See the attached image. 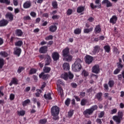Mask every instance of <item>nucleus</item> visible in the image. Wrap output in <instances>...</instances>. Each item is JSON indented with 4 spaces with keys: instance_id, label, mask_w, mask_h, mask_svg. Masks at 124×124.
<instances>
[{
    "instance_id": "052dcab7",
    "label": "nucleus",
    "mask_w": 124,
    "mask_h": 124,
    "mask_svg": "<svg viewBox=\"0 0 124 124\" xmlns=\"http://www.w3.org/2000/svg\"><path fill=\"white\" fill-rule=\"evenodd\" d=\"M87 21H88V22H90V23H92L94 21V18L93 17H90L87 19Z\"/></svg>"
},
{
    "instance_id": "9d476101",
    "label": "nucleus",
    "mask_w": 124,
    "mask_h": 124,
    "mask_svg": "<svg viewBox=\"0 0 124 124\" xmlns=\"http://www.w3.org/2000/svg\"><path fill=\"white\" fill-rule=\"evenodd\" d=\"M85 62L90 64V63H92L93 62V57L90 55H86L85 57Z\"/></svg>"
},
{
    "instance_id": "13d9d810",
    "label": "nucleus",
    "mask_w": 124,
    "mask_h": 124,
    "mask_svg": "<svg viewBox=\"0 0 124 124\" xmlns=\"http://www.w3.org/2000/svg\"><path fill=\"white\" fill-rule=\"evenodd\" d=\"M46 40H52L53 39V35H49L48 36L45 38Z\"/></svg>"
},
{
    "instance_id": "2eb2a0df",
    "label": "nucleus",
    "mask_w": 124,
    "mask_h": 124,
    "mask_svg": "<svg viewBox=\"0 0 124 124\" xmlns=\"http://www.w3.org/2000/svg\"><path fill=\"white\" fill-rule=\"evenodd\" d=\"M48 49V46H43L40 48L39 49V52L41 54H45L46 52H47V50Z\"/></svg>"
},
{
    "instance_id": "58836bf2",
    "label": "nucleus",
    "mask_w": 124,
    "mask_h": 124,
    "mask_svg": "<svg viewBox=\"0 0 124 124\" xmlns=\"http://www.w3.org/2000/svg\"><path fill=\"white\" fill-rule=\"evenodd\" d=\"M15 45L18 47H21V46H22V45H23V41H18L15 43Z\"/></svg>"
},
{
    "instance_id": "b1692460",
    "label": "nucleus",
    "mask_w": 124,
    "mask_h": 124,
    "mask_svg": "<svg viewBox=\"0 0 124 124\" xmlns=\"http://www.w3.org/2000/svg\"><path fill=\"white\" fill-rule=\"evenodd\" d=\"M16 35L17 36H22L23 35V31L20 29H17L16 31Z\"/></svg>"
},
{
    "instance_id": "ea45409f",
    "label": "nucleus",
    "mask_w": 124,
    "mask_h": 124,
    "mask_svg": "<svg viewBox=\"0 0 124 124\" xmlns=\"http://www.w3.org/2000/svg\"><path fill=\"white\" fill-rule=\"evenodd\" d=\"M52 5L55 9L58 8V2L56 1H53L52 2Z\"/></svg>"
},
{
    "instance_id": "1a4fd4ad",
    "label": "nucleus",
    "mask_w": 124,
    "mask_h": 124,
    "mask_svg": "<svg viewBox=\"0 0 124 124\" xmlns=\"http://www.w3.org/2000/svg\"><path fill=\"white\" fill-rule=\"evenodd\" d=\"M100 71V69L99 68V65L97 64L94 65L92 68V72H93V73L97 74L99 73Z\"/></svg>"
},
{
    "instance_id": "9b49d317",
    "label": "nucleus",
    "mask_w": 124,
    "mask_h": 124,
    "mask_svg": "<svg viewBox=\"0 0 124 124\" xmlns=\"http://www.w3.org/2000/svg\"><path fill=\"white\" fill-rule=\"evenodd\" d=\"M102 4H106L107 7H111V6H113V3L110 2L109 0H103L102 1Z\"/></svg>"
},
{
    "instance_id": "423d86ee",
    "label": "nucleus",
    "mask_w": 124,
    "mask_h": 124,
    "mask_svg": "<svg viewBox=\"0 0 124 124\" xmlns=\"http://www.w3.org/2000/svg\"><path fill=\"white\" fill-rule=\"evenodd\" d=\"M58 25V23L55 22L53 23V25H51L49 27V31L51 32H55V31H57V29H58V27H57V25Z\"/></svg>"
},
{
    "instance_id": "72a5a7b5",
    "label": "nucleus",
    "mask_w": 124,
    "mask_h": 124,
    "mask_svg": "<svg viewBox=\"0 0 124 124\" xmlns=\"http://www.w3.org/2000/svg\"><path fill=\"white\" fill-rule=\"evenodd\" d=\"M58 92L59 94L61 95V96H63V90L61 87H58Z\"/></svg>"
},
{
    "instance_id": "a19ab883",
    "label": "nucleus",
    "mask_w": 124,
    "mask_h": 124,
    "mask_svg": "<svg viewBox=\"0 0 124 124\" xmlns=\"http://www.w3.org/2000/svg\"><path fill=\"white\" fill-rule=\"evenodd\" d=\"M114 84L115 82H114V80H109L108 82V85H109V87H110V88L114 87Z\"/></svg>"
},
{
    "instance_id": "dca6fc26",
    "label": "nucleus",
    "mask_w": 124,
    "mask_h": 124,
    "mask_svg": "<svg viewBox=\"0 0 124 124\" xmlns=\"http://www.w3.org/2000/svg\"><path fill=\"white\" fill-rule=\"evenodd\" d=\"M95 97L98 101H102V93H97L95 95Z\"/></svg>"
},
{
    "instance_id": "0eeeda50",
    "label": "nucleus",
    "mask_w": 124,
    "mask_h": 124,
    "mask_svg": "<svg viewBox=\"0 0 124 124\" xmlns=\"http://www.w3.org/2000/svg\"><path fill=\"white\" fill-rule=\"evenodd\" d=\"M21 52L22 49H21L19 47H16L14 48V55H16L17 57H20Z\"/></svg>"
},
{
    "instance_id": "4be33fe9",
    "label": "nucleus",
    "mask_w": 124,
    "mask_h": 124,
    "mask_svg": "<svg viewBox=\"0 0 124 124\" xmlns=\"http://www.w3.org/2000/svg\"><path fill=\"white\" fill-rule=\"evenodd\" d=\"M62 67L64 70H69V69H70L69 64L67 62L64 63V64H63Z\"/></svg>"
},
{
    "instance_id": "f3484780",
    "label": "nucleus",
    "mask_w": 124,
    "mask_h": 124,
    "mask_svg": "<svg viewBox=\"0 0 124 124\" xmlns=\"http://www.w3.org/2000/svg\"><path fill=\"white\" fill-rule=\"evenodd\" d=\"M39 78H42L43 80H47L49 78V75H45L44 73H41V74L39 75Z\"/></svg>"
},
{
    "instance_id": "cd10ccee",
    "label": "nucleus",
    "mask_w": 124,
    "mask_h": 124,
    "mask_svg": "<svg viewBox=\"0 0 124 124\" xmlns=\"http://www.w3.org/2000/svg\"><path fill=\"white\" fill-rule=\"evenodd\" d=\"M104 49L107 53H110V46L109 45H106L104 46Z\"/></svg>"
},
{
    "instance_id": "393cba45",
    "label": "nucleus",
    "mask_w": 124,
    "mask_h": 124,
    "mask_svg": "<svg viewBox=\"0 0 124 124\" xmlns=\"http://www.w3.org/2000/svg\"><path fill=\"white\" fill-rule=\"evenodd\" d=\"M95 33H99L101 31V28H100V26L97 25L96 26L94 29Z\"/></svg>"
},
{
    "instance_id": "c85d7f7f",
    "label": "nucleus",
    "mask_w": 124,
    "mask_h": 124,
    "mask_svg": "<svg viewBox=\"0 0 124 124\" xmlns=\"http://www.w3.org/2000/svg\"><path fill=\"white\" fill-rule=\"evenodd\" d=\"M93 30V28L91 27L89 29H84V33H89V32H92Z\"/></svg>"
},
{
    "instance_id": "e433bc0d",
    "label": "nucleus",
    "mask_w": 124,
    "mask_h": 124,
    "mask_svg": "<svg viewBox=\"0 0 124 124\" xmlns=\"http://www.w3.org/2000/svg\"><path fill=\"white\" fill-rule=\"evenodd\" d=\"M73 114H74V110L73 109H71L68 112V116L69 118H71L72 116H73Z\"/></svg>"
},
{
    "instance_id": "aec40b11",
    "label": "nucleus",
    "mask_w": 124,
    "mask_h": 124,
    "mask_svg": "<svg viewBox=\"0 0 124 124\" xmlns=\"http://www.w3.org/2000/svg\"><path fill=\"white\" fill-rule=\"evenodd\" d=\"M7 24H8V21L5 19L0 21V27H5L7 25Z\"/></svg>"
},
{
    "instance_id": "79ce46f5",
    "label": "nucleus",
    "mask_w": 124,
    "mask_h": 124,
    "mask_svg": "<svg viewBox=\"0 0 124 124\" xmlns=\"http://www.w3.org/2000/svg\"><path fill=\"white\" fill-rule=\"evenodd\" d=\"M81 75L84 77H87V76H89V72L84 70L82 72Z\"/></svg>"
},
{
    "instance_id": "c9c22d12",
    "label": "nucleus",
    "mask_w": 124,
    "mask_h": 124,
    "mask_svg": "<svg viewBox=\"0 0 124 124\" xmlns=\"http://www.w3.org/2000/svg\"><path fill=\"white\" fill-rule=\"evenodd\" d=\"M97 108H98V107H97V105H94L90 108L91 110L92 111V112L93 113L94 111H95V110H97Z\"/></svg>"
},
{
    "instance_id": "69168bd1",
    "label": "nucleus",
    "mask_w": 124,
    "mask_h": 124,
    "mask_svg": "<svg viewBox=\"0 0 124 124\" xmlns=\"http://www.w3.org/2000/svg\"><path fill=\"white\" fill-rule=\"evenodd\" d=\"M79 95L80 97H84L86 95V93L85 92H80Z\"/></svg>"
},
{
    "instance_id": "5fc2aeb1",
    "label": "nucleus",
    "mask_w": 124,
    "mask_h": 124,
    "mask_svg": "<svg viewBox=\"0 0 124 124\" xmlns=\"http://www.w3.org/2000/svg\"><path fill=\"white\" fill-rule=\"evenodd\" d=\"M18 114L19 115V116H24V115H25V111L21 110L20 111H18Z\"/></svg>"
},
{
    "instance_id": "c756f323",
    "label": "nucleus",
    "mask_w": 124,
    "mask_h": 124,
    "mask_svg": "<svg viewBox=\"0 0 124 124\" xmlns=\"http://www.w3.org/2000/svg\"><path fill=\"white\" fill-rule=\"evenodd\" d=\"M43 70L45 73H49L51 71V68L50 67L45 66Z\"/></svg>"
},
{
    "instance_id": "5701e85b",
    "label": "nucleus",
    "mask_w": 124,
    "mask_h": 124,
    "mask_svg": "<svg viewBox=\"0 0 124 124\" xmlns=\"http://www.w3.org/2000/svg\"><path fill=\"white\" fill-rule=\"evenodd\" d=\"M17 85L18 84V79L16 78H13L11 80V82L9 83L10 86L12 85Z\"/></svg>"
},
{
    "instance_id": "2f4dec72",
    "label": "nucleus",
    "mask_w": 124,
    "mask_h": 124,
    "mask_svg": "<svg viewBox=\"0 0 124 124\" xmlns=\"http://www.w3.org/2000/svg\"><path fill=\"white\" fill-rule=\"evenodd\" d=\"M85 9V7L84 6H79L77 9L78 13H81L84 11Z\"/></svg>"
},
{
    "instance_id": "8fccbe9b",
    "label": "nucleus",
    "mask_w": 124,
    "mask_h": 124,
    "mask_svg": "<svg viewBox=\"0 0 124 124\" xmlns=\"http://www.w3.org/2000/svg\"><path fill=\"white\" fill-rule=\"evenodd\" d=\"M63 82L62 81V80L59 79L57 81V87L58 88L60 87V85H62Z\"/></svg>"
},
{
    "instance_id": "a878e982",
    "label": "nucleus",
    "mask_w": 124,
    "mask_h": 124,
    "mask_svg": "<svg viewBox=\"0 0 124 124\" xmlns=\"http://www.w3.org/2000/svg\"><path fill=\"white\" fill-rule=\"evenodd\" d=\"M6 17L9 19L10 21H13V15L11 13H8L6 15Z\"/></svg>"
},
{
    "instance_id": "864d4df0",
    "label": "nucleus",
    "mask_w": 124,
    "mask_h": 124,
    "mask_svg": "<svg viewBox=\"0 0 124 124\" xmlns=\"http://www.w3.org/2000/svg\"><path fill=\"white\" fill-rule=\"evenodd\" d=\"M52 18L53 20H58V19H59V18H60V16L54 15L52 16Z\"/></svg>"
},
{
    "instance_id": "a211bd4d",
    "label": "nucleus",
    "mask_w": 124,
    "mask_h": 124,
    "mask_svg": "<svg viewBox=\"0 0 124 124\" xmlns=\"http://www.w3.org/2000/svg\"><path fill=\"white\" fill-rule=\"evenodd\" d=\"M31 6V3L30 1H26L24 4H23V8L27 9V8H30Z\"/></svg>"
},
{
    "instance_id": "ddd939ff",
    "label": "nucleus",
    "mask_w": 124,
    "mask_h": 124,
    "mask_svg": "<svg viewBox=\"0 0 124 124\" xmlns=\"http://www.w3.org/2000/svg\"><path fill=\"white\" fill-rule=\"evenodd\" d=\"M112 119L116 123V124H120L122 120H123L120 117L117 116V115L113 116Z\"/></svg>"
},
{
    "instance_id": "f03ea898",
    "label": "nucleus",
    "mask_w": 124,
    "mask_h": 124,
    "mask_svg": "<svg viewBox=\"0 0 124 124\" xmlns=\"http://www.w3.org/2000/svg\"><path fill=\"white\" fill-rule=\"evenodd\" d=\"M51 112L52 116H53V119L55 121L59 120V114H60V108L58 106H54L51 108Z\"/></svg>"
},
{
    "instance_id": "6e6d98bb",
    "label": "nucleus",
    "mask_w": 124,
    "mask_h": 124,
    "mask_svg": "<svg viewBox=\"0 0 124 124\" xmlns=\"http://www.w3.org/2000/svg\"><path fill=\"white\" fill-rule=\"evenodd\" d=\"M123 67H124V65L123 64H121V63H119L118 65L117 69L120 70V71H121V70L123 69Z\"/></svg>"
},
{
    "instance_id": "20e7f679",
    "label": "nucleus",
    "mask_w": 124,
    "mask_h": 124,
    "mask_svg": "<svg viewBox=\"0 0 124 124\" xmlns=\"http://www.w3.org/2000/svg\"><path fill=\"white\" fill-rule=\"evenodd\" d=\"M73 77L74 76L70 72H69L68 73H65L61 75V78L64 80H67L68 79L71 80V79H73Z\"/></svg>"
},
{
    "instance_id": "37998d69",
    "label": "nucleus",
    "mask_w": 124,
    "mask_h": 124,
    "mask_svg": "<svg viewBox=\"0 0 124 124\" xmlns=\"http://www.w3.org/2000/svg\"><path fill=\"white\" fill-rule=\"evenodd\" d=\"M0 3H6V4H10V1L8 0H0Z\"/></svg>"
},
{
    "instance_id": "6ab92c4d",
    "label": "nucleus",
    "mask_w": 124,
    "mask_h": 124,
    "mask_svg": "<svg viewBox=\"0 0 124 124\" xmlns=\"http://www.w3.org/2000/svg\"><path fill=\"white\" fill-rule=\"evenodd\" d=\"M46 60L45 65H49L51 62V56L48 55H46Z\"/></svg>"
},
{
    "instance_id": "6e6552de",
    "label": "nucleus",
    "mask_w": 124,
    "mask_h": 124,
    "mask_svg": "<svg viewBox=\"0 0 124 124\" xmlns=\"http://www.w3.org/2000/svg\"><path fill=\"white\" fill-rule=\"evenodd\" d=\"M93 112L90 109V108H88L84 111L83 115H84L86 118H89L91 115H93Z\"/></svg>"
},
{
    "instance_id": "4c0bfd02",
    "label": "nucleus",
    "mask_w": 124,
    "mask_h": 124,
    "mask_svg": "<svg viewBox=\"0 0 124 124\" xmlns=\"http://www.w3.org/2000/svg\"><path fill=\"white\" fill-rule=\"evenodd\" d=\"M29 103H31V100L30 99H27L23 102L22 105L23 106H26Z\"/></svg>"
},
{
    "instance_id": "39448f33",
    "label": "nucleus",
    "mask_w": 124,
    "mask_h": 124,
    "mask_svg": "<svg viewBox=\"0 0 124 124\" xmlns=\"http://www.w3.org/2000/svg\"><path fill=\"white\" fill-rule=\"evenodd\" d=\"M95 3L97 5H94L93 3H91L90 6L92 9L95 8H101V3H100V0H95Z\"/></svg>"
},
{
    "instance_id": "603ef678",
    "label": "nucleus",
    "mask_w": 124,
    "mask_h": 124,
    "mask_svg": "<svg viewBox=\"0 0 124 124\" xmlns=\"http://www.w3.org/2000/svg\"><path fill=\"white\" fill-rule=\"evenodd\" d=\"M34 73H36V69H31L30 70V74H34Z\"/></svg>"
},
{
    "instance_id": "3c124183",
    "label": "nucleus",
    "mask_w": 124,
    "mask_h": 124,
    "mask_svg": "<svg viewBox=\"0 0 124 124\" xmlns=\"http://www.w3.org/2000/svg\"><path fill=\"white\" fill-rule=\"evenodd\" d=\"M24 69H25V68H24L23 67H19V68L17 70L18 73H21V72H22V71H23V70H24Z\"/></svg>"
},
{
    "instance_id": "7c9ffc66",
    "label": "nucleus",
    "mask_w": 124,
    "mask_h": 124,
    "mask_svg": "<svg viewBox=\"0 0 124 124\" xmlns=\"http://www.w3.org/2000/svg\"><path fill=\"white\" fill-rule=\"evenodd\" d=\"M0 56L3 57V58H6L8 57V53L5 51L0 52Z\"/></svg>"
},
{
    "instance_id": "bf43d9fd",
    "label": "nucleus",
    "mask_w": 124,
    "mask_h": 124,
    "mask_svg": "<svg viewBox=\"0 0 124 124\" xmlns=\"http://www.w3.org/2000/svg\"><path fill=\"white\" fill-rule=\"evenodd\" d=\"M40 124H46V123H47V120H46V119L40 120Z\"/></svg>"
},
{
    "instance_id": "e2e57ef3",
    "label": "nucleus",
    "mask_w": 124,
    "mask_h": 124,
    "mask_svg": "<svg viewBox=\"0 0 124 124\" xmlns=\"http://www.w3.org/2000/svg\"><path fill=\"white\" fill-rule=\"evenodd\" d=\"M30 15H31V16L32 17H36V13H35V12H31L30 13Z\"/></svg>"
},
{
    "instance_id": "49530a36",
    "label": "nucleus",
    "mask_w": 124,
    "mask_h": 124,
    "mask_svg": "<svg viewBox=\"0 0 124 124\" xmlns=\"http://www.w3.org/2000/svg\"><path fill=\"white\" fill-rule=\"evenodd\" d=\"M65 104L67 106H69V104H70V98H67V99L65 101Z\"/></svg>"
},
{
    "instance_id": "f704fd0d",
    "label": "nucleus",
    "mask_w": 124,
    "mask_h": 124,
    "mask_svg": "<svg viewBox=\"0 0 124 124\" xmlns=\"http://www.w3.org/2000/svg\"><path fill=\"white\" fill-rule=\"evenodd\" d=\"M87 103H88V100L86 99H83L81 101L80 104L82 106H85V105H86Z\"/></svg>"
},
{
    "instance_id": "680f3d73",
    "label": "nucleus",
    "mask_w": 124,
    "mask_h": 124,
    "mask_svg": "<svg viewBox=\"0 0 124 124\" xmlns=\"http://www.w3.org/2000/svg\"><path fill=\"white\" fill-rule=\"evenodd\" d=\"M71 86L72 87V88L75 89V88H77V84H76L75 83H72L71 84Z\"/></svg>"
},
{
    "instance_id": "de8ad7c7",
    "label": "nucleus",
    "mask_w": 124,
    "mask_h": 124,
    "mask_svg": "<svg viewBox=\"0 0 124 124\" xmlns=\"http://www.w3.org/2000/svg\"><path fill=\"white\" fill-rule=\"evenodd\" d=\"M113 53L114 54H120V51H119V49L116 47V46H114L113 47Z\"/></svg>"
},
{
    "instance_id": "774afa93",
    "label": "nucleus",
    "mask_w": 124,
    "mask_h": 124,
    "mask_svg": "<svg viewBox=\"0 0 124 124\" xmlns=\"http://www.w3.org/2000/svg\"><path fill=\"white\" fill-rule=\"evenodd\" d=\"M13 3L15 6L18 5V0H13Z\"/></svg>"
},
{
    "instance_id": "4d7b16f0",
    "label": "nucleus",
    "mask_w": 124,
    "mask_h": 124,
    "mask_svg": "<svg viewBox=\"0 0 124 124\" xmlns=\"http://www.w3.org/2000/svg\"><path fill=\"white\" fill-rule=\"evenodd\" d=\"M121 72L120 70L118 69H116L114 72H113V74H114V75H117V74H119V73H120V72Z\"/></svg>"
},
{
    "instance_id": "a18cd8bd",
    "label": "nucleus",
    "mask_w": 124,
    "mask_h": 124,
    "mask_svg": "<svg viewBox=\"0 0 124 124\" xmlns=\"http://www.w3.org/2000/svg\"><path fill=\"white\" fill-rule=\"evenodd\" d=\"M118 115H117L118 117H119V118H121L123 120V117H124V112L123 111H119L118 112Z\"/></svg>"
},
{
    "instance_id": "338daca9",
    "label": "nucleus",
    "mask_w": 124,
    "mask_h": 124,
    "mask_svg": "<svg viewBox=\"0 0 124 124\" xmlns=\"http://www.w3.org/2000/svg\"><path fill=\"white\" fill-rule=\"evenodd\" d=\"M105 112L104 111H101L99 115H98V117L99 118H103V116H104Z\"/></svg>"
},
{
    "instance_id": "4468645a",
    "label": "nucleus",
    "mask_w": 124,
    "mask_h": 124,
    "mask_svg": "<svg viewBox=\"0 0 124 124\" xmlns=\"http://www.w3.org/2000/svg\"><path fill=\"white\" fill-rule=\"evenodd\" d=\"M100 50V47L98 46H96L94 47V49L92 51V55H95L96 53H98Z\"/></svg>"
},
{
    "instance_id": "f257e3e1",
    "label": "nucleus",
    "mask_w": 124,
    "mask_h": 124,
    "mask_svg": "<svg viewBox=\"0 0 124 124\" xmlns=\"http://www.w3.org/2000/svg\"><path fill=\"white\" fill-rule=\"evenodd\" d=\"M82 62H83V60H81L78 58L75 61L74 64L72 65V69L74 71L77 72L80 71L82 69Z\"/></svg>"
},
{
    "instance_id": "7ed1b4c3",
    "label": "nucleus",
    "mask_w": 124,
    "mask_h": 124,
    "mask_svg": "<svg viewBox=\"0 0 124 124\" xmlns=\"http://www.w3.org/2000/svg\"><path fill=\"white\" fill-rule=\"evenodd\" d=\"M63 60L66 62H71L72 56L69 54V48L66 47L62 50Z\"/></svg>"
},
{
    "instance_id": "0e129e2a",
    "label": "nucleus",
    "mask_w": 124,
    "mask_h": 124,
    "mask_svg": "<svg viewBox=\"0 0 124 124\" xmlns=\"http://www.w3.org/2000/svg\"><path fill=\"white\" fill-rule=\"evenodd\" d=\"M15 98V95L14 94H11L10 96V100H13Z\"/></svg>"
},
{
    "instance_id": "473e14b6",
    "label": "nucleus",
    "mask_w": 124,
    "mask_h": 124,
    "mask_svg": "<svg viewBox=\"0 0 124 124\" xmlns=\"http://www.w3.org/2000/svg\"><path fill=\"white\" fill-rule=\"evenodd\" d=\"M81 31H82V30H81V29L77 28L74 30V32L75 34H80Z\"/></svg>"
},
{
    "instance_id": "bb28decb",
    "label": "nucleus",
    "mask_w": 124,
    "mask_h": 124,
    "mask_svg": "<svg viewBox=\"0 0 124 124\" xmlns=\"http://www.w3.org/2000/svg\"><path fill=\"white\" fill-rule=\"evenodd\" d=\"M44 97H45V99H47L48 100L52 99V97L51 96V93H48L47 94H45L44 95Z\"/></svg>"
},
{
    "instance_id": "09e8293b",
    "label": "nucleus",
    "mask_w": 124,
    "mask_h": 124,
    "mask_svg": "<svg viewBox=\"0 0 124 124\" xmlns=\"http://www.w3.org/2000/svg\"><path fill=\"white\" fill-rule=\"evenodd\" d=\"M73 12V10L72 9H69L67 11L66 14L68 15V16H69V15H71Z\"/></svg>"
},
{
    "instance_id": "f8f14e48",
    "label": "nucleus",
    "mask_w": 124,
    "mask_h": 124,
    "mask_svg": "<svg viewBox=\"0 0 124 124\" xmlns=\"http://www.w3.org/2000/svg\"><path fill=\"white\" fill-rule=\"evenodd\" d=\"M52 58L54 61H58L60 59V54L57 52H54L52 54Z\"/></svg>"
},
{
    "instance_id": "412c9836",
    "label": "nucleus",
    "mask_w": 124,
    "mask_h": 124,
    "mask_svg": "<svg viewBox=\"0 0 124 124\" xmlns=\"http://www.w3.org/2000/svg\"><path fill=\"white\" fill-rule=\"evenodd\" d=\"M117 20H118V17L116 16H113L110 19V23L111 24H115L116 22H117Z\"/></svg>"
},
{
    "instance_id": "c03bdc74",
    "label": "nucleus",
    "mask_w": 124,
    "mask_h": 124,
    "mask_svg": "<svg viewBox=\"0 0 124 124\" xmlns=\"http://www.w3.org/2000/svg\"><path fill=\"white\" fill-rule=\"evenodd\" d=\"M4 64V61L2 59H0V69L2 68V66H3Z\"/></svg>"
}]
</instances>
